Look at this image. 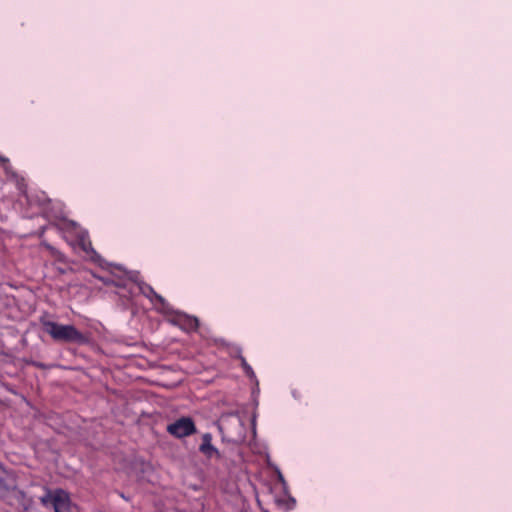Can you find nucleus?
<instances>
[{"instance_id": "nucleus-1", "label": "nucleus", "mask_w": 512, "mask_h": 512, "mask_svg": "<svg viewBox=\"0 0 512 512\" xmlns=\"http://www.w3.org/2000/svg\"><path fill=\"white\" fill-rule=\"evenodd\" d=\"M40 322L44 331L58 342L83 343L86 337L73 325H64L42 317Z\"/></svg>"}, {"instance_id": "nucleus-2", "label": "nucleus", "mask_w": 512, "mask_h": 512, "mask_svg": "<svg viewBox=\"0 0 512 512\" xmlns=\"http://www.w3.org/2000/svg\"><path fill=\"white\" fill-rule=\"evenodd\" d=\"M167 432L175 438H184L196 433V426L192 418L181 417L166 427Z\"/></svg>"}, {"instance_id": "nucleus-3", "label": "nucleus", "mask_w": 512, "mask_h": 512, "mask_svg": "<svg viewBox=\"0 0 512 512\" xmlns=\"http://www.w3.org/2000/svg\"><path fill=\"white\" fill-rule=\"evenodd\" d=\"M199 451L207 458L220 457L219 450L212 445V435L210 433H205L202 435V443L199 446Z\"/></svg>"}, {"instance_id": "nucleus-4", "label": "nucleus", "mask_w": 512, "mask_h": 512, "mask_svg": "<svg viewBox=\"0 0 512 512\" xmlns=\"http://www.w3.org/2000/svg\"><path fill=\"white\" fill-rule=\"evenodd\" d=\"M54 500L55 512H71V501L67 492L59 491Z\"/></svg>"}, {"instance_id": "nucleus-5", "label": "nucleus", "mask_w": 512, "mask_h": 512, "mask_svg": "<svg viewBox=\"0 0 512 512\" xmlns=\"http://www.w3.org/2000/svg\"><path fill=\"white\" fill-rule=\"evenodd\" d=\"M81 247L86 252L91 261L103 266L104 260L101 256L92 248L91 242L85 237L81 238Z\"/></svg>"}, {"instance_id": "nucleus-6", "label": "nucleus", "mask_w": 512, "mask_h": 512, "mask_svg": "<svg viewBox=\"0 0 512 512\" xmlns=\"http://www.w3.org/2000/svg\"><path fill=\"white\" fill-rule=\"evenodd\" d=\"M140 290L141 292L148 298L150 299H153L155 298L156 300H158L159 302L163 303L164 302V299L158 295L152 287H150L149 285L147 284H142L140 285Z\"/></svg>"}, {"instance_id": "nucleus-7", "label": "nucleus", "mask_w": 512, "mask_h": 512, "mask_svg": "<svg viewBox=\"0 0 512 512\" xmlns=\"http://www.w3.org/2000/svg\"><path fill=\"white\" fill-rule=\"evenodd\" d=\"M59 491H62L61 489H58V490H55L54 492H47L44 496H42L40 498V501L42 503V505L44 506H48L49 504H52V506L54 507V503H55V496L57 495V493Z\"/></svg>"}, {"instance_id": "nucleus-8", "label": "nucleus", "mask_w": 512, "mask_h": 512, "mask_svg": "<svg viewBox=\"0 0 512 512\" xmlns=\"http://www.w3.org/2000/svg\"><path fill=\"white\" fill-rule=\"evenodd\" d=\"M184 327L187 330H194L198 327V319L195 317L186 316L184 319Z\"/></svg>"}, {"instance_id": "nucleus-9", "label": "nucleus", "mask_w": 512, "mask_h": 512, "mask_svg": "<svg viewBox=\"0 0 512 512\" xmlns=\"http://www.w3.org/2000/svg\"><path fill=\"white\" fill-rule=\"evenodd\" d=\"M241 365L246 373V375L250 378H255V373L252 369V367L246 362L245 358L240 357Z\"/></svg>"}, {"instance_id": "nucleus-10", "label": "nucleus", "mask_w": 512, "mask_h": 512, "mask_svg": "<svg viewBox=\"0 0 512 512\" xmlns=\"http://www.w3.org/2000/svg\"><path fill=\"white\" fill-rule=\"evenodd\" d=\"M6 470L4 469V467L0 464V486H2L5 482V477H6Z\"/></svg>"}, {"instance_id": "nucleus-11", "label": "nucleus", "mask_w": 512, "mask_h": 512, "mask_svg": "<svg viewBox=\"0 0 512 512\" xmlns=\"http://www.w3.org/2000/svg\"><path fill=\"white\" fill-rule=\"evenodd\" d=\"M277 472V477H278V480L282 483V484H285V480H284V477L282 475V473L280 472V470H276Z\"/></svg>"}, {"instance_id": "nucleus-12", "label": "nucleus", "mask_w": 512, "mask_h": 512, "mask_svg": "<svg viewBox=\"0 0 512 512\" xmlns=\"http://www.w3.org/2000/svg\"><path fill=\"white\" fill-rule=\"evenodd\" d=\"M0 161H1L3 164L8 163V159L3 158V157H0Z\"/></svg>"}, {"instance_id": "nucleus-13", "label": "nucleus", "mask_w": 512, "mask_h": 512, "mask_svg": "<svg viewBox=\"0 0 512 512\" xmlns=\"http://www.w3.org/2000/svg\"><path fill=\"white\" fill-rule=\"evenodd\" d=\"M102 281H103L105 284H109V283H110V280H107V279H102Z\"/></svg>"}]
</instances>
